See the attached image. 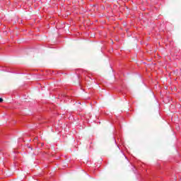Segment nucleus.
<instances>
[{"label": "nucleus", "mask_w": 181, "mask_h": 181, "mask_svg": "<svg viewBox=\"0 0 181 181\" xmlns=\"http://www.w3.org/2000/svg\"><path fill=\"white\" fill-rule=\"evenodd\" d=\"M28 149H30V151H33V148H32V146H28Z\"/></svg>", "instance_id": "obj_1"}, {"label": "nucleus", "mask_w": 181, "mask_h": 181, "mask_svg": "<svg viewBox=\"0 0 181 181\" xmlns=\"http://www.w3.org/2000/svg\"><path fill=\"white\" fill-rule=\"evenodd\" d=\"M0 103H4V99L2 98H0Z\"/></svg>", "instance_id": "obj_2"}, {"label": "nucleus", "mask_w": 181, "mask_h": 181, "mask_svg": "<svg viewBox=\"0 0 181 181\" xmlns=\"http://www.w3.org/2000/svg\"><path fill=\"white\" fill-rule=\"evenodd\" d=\"M132 170H133V172H134V173H136L135 172V167H132Z\"/></svg>", "instance_id": "obj_3"}, {"label": "nucleus", "mask_w": 181, "mask_h": 181, "mask_svg": "<svg viewBox=\"0 0 181 181\" xmlns=\"http://www.w3.org/2000/svg\"><path fill=\"white\" fill-rule=\"evenodd\" d=\"M8 73H15L13 71H7Z\"/></svg>", "instance_id": "obj_4"}]
</instances>
